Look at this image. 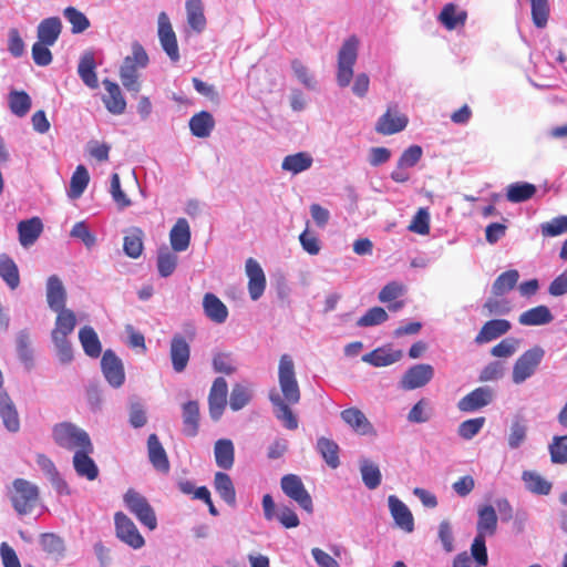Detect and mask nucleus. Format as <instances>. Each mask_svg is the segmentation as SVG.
<instances>
[{"instance_id":"62","label":"nucleus","mask_w":567,"mask_h":567,"mask_svg":"<svg viewBox=\"0 0 567 567\" xmlns=\"http://www.w3.org/2000/svg\"><path fill=\"white\" fill-rule=\"evenodd\" d=\"M505 364L502 361H492L486 364L480 373L481 382L496 381L503 378Z\"/></svg>"},{"instance_id":"3","label":"nucleus","mask_w":567,"mask_h":567,"mask_svg":"<svg viewBox=\"0 0 567 567\" xmlns=\"http://www.w3.org/2000/svg\"><path fill=\"white\" fill-rule=\"evenodd\" d=\"M10 499L18 514H29L38 504L39 489L29 481L24 478H17L12 483Z\"/></svg>"},{"instance_id":"59","label":"nucleus","mask_w":567,"mask_h":567,"mask_svg":"<svg viewBox=\"0 0 567 567\" xmlns=\"http://www.w3.org/2000/svg\"><path fill=\"white\" fill-rule=\"evenodd\" d=\"M409 230L419 235H427L430 233V215L426 208H420L414 215Z\"/></svg>"},{"instance_id":"53","label":"nucleus","mask_w":567,"mask_h":567,"mask_svg":"<svg viewBox=\"0 0 567 567\" xmlns=\"http://www.w3.org/2000/svg\"><path fill=\"white\" fill-rule=\"evenodd\" d=\"M89 181L87 169L83 165H79L71 177L69 196L71 198L80 197L85 190Z\"/></svg>"},{"instance_id":"51","label":"nucleus","mask_w":567,"mask_h":567,"mask_svg":"<svg viewBox=\"0 0 567 567\" xmlns=\"http://www.w3.org/2000/svg\"><path fill=\"white\" fill-rule=\"evenodd\" d=\"M178 257L175 252L171 251L167 247L158 249L157 255V269L162 277L171 276L177 266Z\"/></svg>"},{"instance_id":"40","label":"nucleus","mask_w":567,"mask_h":567,"mask_svg":"<svg viewBox=\"0 0 567 567\" xmlns=\"http://www.w3.org/2000/svg\"><path fill=\"white\" fill-rule=\"evenodd\" d=\"M0 277L12 290L17 289L20 285L18 266L7 254L0 255Z\"/></svg>"},{"instance_id":"9","label":"nucleus","mask_w":567,"mask_h":567,"mask_svg":"<svg viewBox=\"0 0 567 567\" xmlns=\"http://www.w3.org/2000/svg\"><path fill=\"white\" fill-rule=\"evenodd\" d=\"M115 532L120 540L134 549L144 546L145 540L138 532L134 522L124 513L117 512L114 515Z\"/></svg>"},{"instance_id":"45","label":"nucleus","mask_w":567,"mask_h":567,"mask_svg":"<svg viewBox=\"0 0 567 567\" xmlns=\"http://www.w3.org/2000/svg\"><path fill=\"white\" fill-rule=\"evenodd\" d=\"M79 339L84 352L91 358H99L102 352L101 342L94 329L85 326L79 331Z\"/></svg>"},{"instance_id":"44","label":"nucleus","mask_w":567,"mask_h":567,"mask_svg":"<svg viewBox=\"0 0 567 567\" xmlns=\"http://www.w3.org/2000/svg\"><path fill=\"white\" fill-rule=\"evenodd\" d=\"M186 13L189 27L197 33L202 32L206 27L202 0H186Z\"/></svg>"},{"instance_id":"31","label":"nucleus","mask_w":567,"mask_h":567,"mask_svg":"<svg viewBox=\"0 0 567 567\" xmlns=\"http://www.w3.org/2000/svg\"><path fill=\"white\" fill-rule=\"evenodd\" d=\"M497 529V515L492 505H485L478 511L476 530L478 536H493Z\"/></svg>"},{"instance_id":"64","label":"nucleus","mask_w":567,"mask_h":567,"mask_svg":"<svg viewBox=\"0 0 567 567\" xmlns=\"http://www.w3.org/2000/svg\"><path fill=\"white\" fill-rule=\"evenodd\" d=\"M250 401V393L249 391L240 385L236 384L234 385L231 393H230V401L229 405L234 411H238L243 409L245 405H247Z\"/></svg>"},{"instance_id":"50","label":"nucleus","mask_w":567,"mask_h":567,"mask_svg":"<svg viewBox=\"0 0 567 567\" xmlns=\"http://www.w3.org/2000/svg\"><path fill=\"white\" fill-rule=\"evenodd\" d=\"M143 230L133 228L124 237L123 249L124 252L131 258H137L143 251Z\"/></svg>"},{"instance_id":"13","label":"nucleus","mask_w":567,"mask_h":567,"mask_svg":"<svg viewBox=\"0 0 567 567\" xmlns=\"http://www.w3.org/2000/svg\"><path fill=\"white\" fill-rule=\"evenodd\" d=\"M228 385L224 378H217L208 395L209 414L215 421L219 420L227 404Z\"/></svg>"},{"instance_id":"48","label":"nucleus","mask_w":567,"mask_h":567,"mask_svg":"<svg viewBox=\"0 0 567 567\" xmlns=\"http://www.w3.org/2000/svg\"><path fill=\"white\" fill-rule=\"evenodd\" d=\"M536 186L530 183H513L508 185L506 198L511 203H522L536 194Z\"/></svg>"},{"instance_id":"1","label":"nucleus","mask_w":567,"mask_h":567,"mask_svg":"<svg viewBox=\"0 0 567 567\" xmlns=\"http://www.w3.org/2000/svg\"><path fill=\"white\" fill-rule=\"evenodd\" d=\"M148 55L138 42L132 43V55H127L120 69V79L123 86L137 94L141 90L138 69H144L148 64Z\"/></svg>"},{"instance_id":"35","label":"nucleus","mask_w":567,"mask_h":567,"mask_svg":"<svg viewBox=\"0 0 567 567\" xmlns=\"http://www.w3.org/2000/svg\"><path fill=\"white\" fill-rule=\"evenodd\" d=\"M95 59L92 52H86L80 60L78 66V73L83 83L90 89H96L99 86L97 75L95 72Z\"/></svg>"},{"instance_id":"7","label":"nucleus","mask_w":567,"mask_h":567,"mask_svg":"<svg viewBox=\"0 0 567 567\" xmlns=\"http://www.w3.org/2000/svg\"><path fill=\"white\" fill-rule=\"evenodd\" d=\"M280 486L287 497L296 502L308 514H312V498L298 475H284L280 480Z\"/></svg>"},{"instance_id":"15","label":"nucleus","mask_w":567,"mask_h":567,"mask_svg":"<svg viewBox=\"0 0 567 567\" xmlns=\"http://www.w3.org/2000/svg\"><path fill=\"white\" fill-rule=\"evenodd\" d=\"M246 275L248 277V291L252 300L259 299L266 288V276L259 265L254 258H248L245 265Z\"/></svg>"},{"instance_id":"6","label":"nucleus","mask_w":567,"mask_h":567,"mask_svg":"<svg viewBox=\"0 0 567 567\" xmlns=\"http://www.w3.org/2000/svg\"><path fill=\"white\" fill-rule=\"evenodd\" d=\"M544 357L545 350L540 346H535L523 352L513 365V382L515 384H520L534 375Z\"/></svg>"},{"instance_id":"21","label":"nucleus","mask_w":567,"mask_h":567,"mask_svg":"<svg viewBox=\"0 0 567 567\" xmlns=\"http://www.w3.org/2000/svg\"><path fill=\"white\" fill-rule=\"evenodd\" d=\"M512 329V324L506 319H492L486 321L475 337L477 344H483L506 334Z\"/></svg>"},{"instance_id":"39","label":"nucleus","mask_w":567,"mask_h":567,"mask_svg":"<svg viewBox=\"0 0 567 567\" xmlns=\"http://www.w3.org/2000/svg\"><path fill=\"white\" fill-rule=\"evenodd\" d=\"M215 126L213 115L207 111H202L192 116L189 120V128L196 137H208Z\"/></svg>"},{"instance_id":"17","label":"nucleus","mask_w":567,"mask_h":567,"mask_svg":"<svg viewBox=\"0 0 567 567\" xmlns=\"http://www.w3.org/2000/svg\"><path fill=\"white\" fill-rule=\"evenodd\" d=\"M434 375V369L430 364H416L411 367L402 378V386L406 390L422 388L427 384Z\"/></svg>"},{"instance_id":"33","label":"nucleus","mask_w":567,"mask_h":567,"mask_svg":"<svg viewBox=\"0 0 567 567\" xmlns=\"http://www.w3.org/2000/svg\"><path fill=\"white\" fill-rule=\"evenodd\" d=\"M467 19L465 10H458L454 3H446L439 14V21L447 29L454 30L457 27H463Z\"/></svg>"},{"instance_id":"28","label":"nucleus","mask_w":567,"mask_h":567,"mask_svg":"<svg viewBox=\"0 0 567 567\" xmlns=\"http://www.w3.org/2000/svg\"><path fill=\"white\" fill-rule=\"evenodd\" d=\"M199 430V404L188 401L183 405V433L188 437L197 435Z\"/></svg>"},{"instance_id":"43","label":"nucleus","mask_w":567,"mask_h":567,"mask_svg":"<svg viewBox=\"0 0 567 567\" xmlns=\"http://www.w3.org/2000/svg\"><path fill=\"white\" fill-rule=\"evenodd\" d=\"M312 163L313 158L309 153L299 152L287 155L281 163V168L296 175L309 169Z\"/></svg>"},{"instance_id":"54","label":"nucleus","mask_w":567,"mask_h":567,"mask_svg":"<svg viewBox=\"0 0 567 567\" xmlns=\"http://www.w3.org/2000/svg\"><path fill=\"white\" fill-rule=\"evenodd\" d=\"M63 16L71 23V31L74 34L82 33L90 27V20L86 16L74 7L65 8Z\"/></svg>"},{"instance_id":"32","label":"nucleus","mask_w":567,"mask_h":567,"mask_svg":"<svg viewBox=\"0 0 567 567\" xmlns=\"http://www.w3.org/2000/svg\"><path fill=\"white\" fill-rule=\"evenodd\" d=\"M215 461L218 467L230 470L235 463V447L229 439H220L214 446Z\"/></svg>"},{"instance_id":"37","label":"nucleus","mask_w":567,"mask_h":567,"mask_svg":"<svg viewBox=\"0 0 567 567\" xmlns=\"http://www.w3.org/2000/svg\"><path fill=\"white\" fill-rule=\"evenodd\" d=\"M316 447L329 467L337 468L340 465V447L333 440L321 436L317 440Z\"/></svg>"},{"instance_id":"29","label":"nucleus","mask_w":567,"mask_h":567,"mask_svg":"<svg viewBox=\"0 0 567 567\" xmlns=\"http://www.w3.org/2000/svg\"><path fill=\"white\" fill-rule=\"evenodd\" d=\"M169 240L174 251H184L190 243V229L185 218H179L169 233Z\"/></svg>"},{"instance_id":"46","label":"nucleus","mask_w":567,"mask_h":567,"mask_svg":"<svg viewBox=\"0 0 567 567\" xmlns=\"http://www.w3.org/2000/svg\"><path fill=\"white\" fill-rule=\"evenodd\" d=\"M526 488L537 495H548L551 491V483L533 471H525L522 475Z\"/></svg>"},{"instance_id":"42","label":"nucleus","mask_w":567,"mask_h":567,"mask_svg":"<svg viewBox=\"0 0 567 567\" xmlns=\"http://www.w3.org/2000/svg\"><path fill=\"white\" fill-rule=\"evenodd\" d=\"M553 320V315L548 307L537 306L524 311L518 321L523 326H542L547 324Z\"/></svg>"},{"instance_id":"38","label":"nucleus","mask_w":567,"mask_h":567,"mask_svg":"<svg viewBox=\"0 0 567 567\" xmlns=\"http://www.w3.org/2000/svg\"><path fill=\"white\" fill-rule=\"evenodd\" d=\"M55 327L51 332V338H65L71 334L76 324V318L72 310L65 309L56 311Z\"/></svg>"},{"instance_id":"22","label":"nucleus","mask_w":567,"mask_h":567,"mask_svg":"<svg viewBox=\"0 0 567 567\" xmlns=\"http://www.w3.org/2000/svg\"><path fill=\"white\" fill-rule=\"evenodd\" d=\"M389 507L395 524L406 533L414 529V519L408 506L396 496H389Z\"/></svg>"},{"instance_id":"52","label":"nucleus","mask_w":567,"mask_h":567,"mask_svg":"<svg viewBox=\"0 0 567 567\" xmlns=\"http://www.w3.org/2000/svg\"><path fill=\"white\" fill-rule=\"evenodd\" d=\"M360 472L364 485L369 489H375L381 484V472L377 464L369 460L361 461Z\"/></svg>"},{"instance_id":"55","label":"nucleus","mask_w":567,"mask_h":567,"mask_svg":"<svg viewBox=\"0 0 567 567\" xmlns=\"http://www.w3.org/2000/svg\"><path fill=\"white\" fill-rule=\"evenodd\" d=\"M544 238L556 237L567 233V215L557 216L549 221L540 224Z\"/></svg>"},{"instance_id":"47","label":"nucleus","mask_w":567,"mask_h":567,"mask_svg":"<svg viewBox=\"0 0 567 567\" xmlns=\"http://www.w3.org/2000/svg\"><path fill=\"white\" fill-rule=\"evenodd\" d=\"M519 278V274L515 269L501 274L492 286V295L503 297L505 293L514 289Z\"/></svg>"},{"instance_id":"14","label":"nucleus","mask_w":567,"mask_h":567,"mask_svg":"<svg viewBox=\"0 0 567 567\" xmlns=\"http://www.w3.org/2000/svg\"><path fill=\"white\" fill-rule=\"evenodd\" d=\"M409 118L396 112L395 106H389L386 112L377 122L375 131L382 135H392L403 131Z\"/></svg>"},{"instance_id":"41","label":"nucleus","mask_w":567,"mask_h":567,"mask_svg":"<svg viewBox=\"0 0 567 567\" xmlns=\"http://www.w3.org/2000/svg\"><path fill=\"white\" fill-rule=\"evenodd\" d=\"M341 419L355 432L368 434L372 430V425L365 415L357 408L346 409L341 412Z\"/></svg>"},{"instance_id":"58","label":"nucleus","mask_w":567,"mask_h":567,"mask_svg":"<svg viewBox=\"0 0 567 567\" xmlns=\"http://www.w3.org/2000/svg\"><path fill=\"white\" fill-rule=\"evenodd\" d=\"M533 22L538 28H544L549 16L547 0H530Z\"/></svg>"},{"instance_id":"8","label":"nucleus","mask_w":567,"mask_h":567,"mask_svg":"<svg viewBox=\"0 0 567 567\" xmlns=\"http://www.w3.org/2000/svg\"><path fill=\"white\" fill-rule=\"evenodd\" d=\"M124 502L131 513L151 530L157 526L154 509L147 499L134 489H128L124 495Z\"/></svg>"},{"instance_id":"23","label":"nucleus","mask_w":567,"mask_h":567,"mask_svg":"<svg viewBox=\"0 0 567 567\" xmlns=\"http://www.w3.org/2000/svg\"><path fill=\"white\" fill-rule=\"evenodd\" d=\"M203 309L206 317L215 323L221 324L228 318V309L226 305L212 292L204 295Z\"/></svg>"},{"instance_id":"60","label":"nucleus","mask_w":567,"mask_h":567,"mask_svg":"<svg viewBox=\"0 0 567 567\" xmlns=\"http://www.w3.org/2000/svg\"><path fill=\"white\" fill-rule=\"evenodd\" d=\"M484 424V416L466 420L460 424L458 435L465 440H471L482 430Z\"/></svg>"},{"instance_id":"57","label":"nucleus","mask_w":567,"mask_h":567,"mask_svg":"<svg viewBox=\"0 0 567 567\" xmlns=\"http://www.w3.org/2000/svg\"><path fill=\"white\" fill-rule=\"evenodd\" d=\"M488 316L507 315L512 310L511 302L504 297H489L483 305Z\"/></svg>"},{"instance_id":"56","label":"nucleus","mask_w":567,"mask_h":567,"mask_svg":"<svg viewBox=\"0 0 567 567\" xmlns=\"http://www.w3.org/2000/svg\"><path fill=\"white\" fill-rule=\"evenodd\" d=\"M388 318L389 315L382 307H372L358 319L357 326L373 327L385 322Z\"/></svg>"},{"instance_id":"61","label":"nucleus","mask_w":567,"mask_h":567,"mask_svg":"<svg viewBox=\"0 0 567 567\" xmlns=\"http://www.w3.org/2000/svg\"><path fill=\"white\" fill-rule=\"evenodd\" d=\"M486 537L476 535L471 545V555L474 558V563L478 566L484 567L488 564V556L486 549Z\"/></svg>"},{"instance_id":"20","label":"nucleus","mask_w":567,"mask_h":567,"mask_svg":"<svg viewBox=\"0 0 567 567\" xmlns=\"http://www.w3.org/2000/svg\"><path fill=\"white\" fill-rule=\"evenodd\" d=\"M106 94L103 96V103L106 110L115 115L123 114L126 110V101L117 83L111 80H103Z\"/></svg>"},{"instance_id":"16","label":"nucleus","mask_w":567,"mask_h":567,"mask_svg":"<svg viewBox=\"0 0 567 567\" xmlns=\"http://www.w3.org/2000/svg\"><path fill=\"white\" fill-rule=\"evenodd\" d=\"M492 399V389L488 386H480L463 396L458 401L457 408L462 412H474L488 405Z\"/></svg>"},{"instance_id":"19","label":"nucleus","mask_w":567,"mask_h":567,"mask_svg":"<svg viewBox=\"0 0 567 567\" xmlns=\"http://www.w3.org/2000/svg\"><path fill=\"white\" fill-rule=\"evenodd\" d=\"M147 454L151 464L156 471L163 474L169 472L171 463L167 453L159 442L158 436L154 433L147 439Z\"/></svg>"},{"instance_id":"27","label":"nucleus","mask_w":567,"mask_h":567,"mask_svg":"<svg viewBox=\"0 0 567 567\" xmlns=\"http://www.w3.org/2000/svg\"><path fill=\"white\" fill-rule=\"evenodd\" d=\"M65 289L56 276H51L47 285V301L54 311L65 310Z\"/></svg>"},{"instance_id":"2","label":"nucleus","mask_w":567,"mask_h":567,"mask_svg":"<svg viewBox=\"0 0 567 567\" xmlns=\"http://www.w3.org/2000/svg\"><path fill=\"white\" fill-rule=\"evenodd\" d=\"M54 443L68 451H80L92 444L89 434L71 422H61L52 427Z\"/></svg>"},{"instance_id":"18","label":"nucleus","mask_w":567,"mask_h":567,"mask_svg":"<svg viewBox=\"0 0 567 567\" xmlns=\"http://www.w3.org/2000/svg\"><path fill=\"white\" fill-rule=\"evenodd\" d=\"M169 355L173 369L178 373L183 372L190 357V347L184 336L177 333L172 338Z\"/></svg>"},{"instance_id":"49","label":"nucleus","mask_w":567,"mask_h":567,"mask_svg":"<svg viewBox=\"0 0 567 567\" xmlns=\"http://www.w3.org/2000/svg\"><path fill=\"white\" fill-rule=\"evenodd\" d=\"M9 107L14 115L23 117L31 109V97L25 91H11L9 93Z\"/></svg>"},{"instance_id":"11","label":"nucleus","mask_w":567,"mask_h":567,"mask_svg":"<svg viewBox=\"0 0 567 567\" xmlns=\"http://www.w3.org/2000/svg\"><path fill=\"white\" fill-rule=\"evenodd\" d=\"M93 451L94 446L93 444H90V447L85 446L84 449L76 451L73 455V467L75 473L87 481H94L99 476V467L91 457Z\"/></svg>"},{"instance_id":"26","label":"nucleus","mask_w":567,"mask_h":567,"mask_svg":"<svg viewBox=\"0 0 567 567\" xmlns=\"http://www.w3.org/2000/svg\"><path fill=\"white\" fill-rule=\"evenodd\" d=\"M62 31V23L58 17L43 19L38 25V39L48 45H53Z\"/></svg>"},{"instance_id":"25","label":"nucleus","mask_w":567,"mask_h":567,"mask_svg":"<svg viewBox=\"0 0 567 567\" xmlns=\"http://www.w3.org/2000/svg\"><path fill=\"white\" fill-rule=\"evenodd\" d=\"M0 416L4 426L11 431L17 432L20 427V420L14 403L6 391L0 389Z\"/></svg>"},{"instance_id":"4","label":"nucleus","mask_w":567,"mask_h":567,"mask_svg":"<svg viewBox=\"0 0 567 567\" xmlns=\"http://www.w3.org/2000/svg\"><path fill=\"white\" fill-rule=\"evenodd\" d=\"M359 39L355 35L348 38L338 53L337 82L341 87L350 84L353 78V66L358 58Z\"/></svg>"},{"instance_id":"24","label":"nucleus","mask_w":567,"mask_h":567,"mask_svg":"<svg viewBox=\"0 0 567 567\" xmlns=\"http://www.w3.org/2000/svg\"><path fill=\"white\" fill-rule=\"evenodd\" d=\"M43 229L39 217H32L18 224L19 240L23 247L33 245L40 237Z\"/></svg>"},{"instance_id":"36","label":"nucleus","mask_w":567,"mask_h":567,"mask_svg":"<svg viewBox=\"0 0 567 567\" xmlns=\"http://www.w3.org/2000/svg\"><path fill=\"white\" fill-rule=\"evenodd\" d=\"M214 488L229 506L236 505V489L228 474L224 472L215 473Z\"/></svg>"},{"instance_id":"12","label":"nucleus","mask_w":567,"mask_h":567,"mask_svg":"<svg viewBox=\"0 0 567 567\" xmlns=\"http://www.w3.org/2000/svg\"><path fill=\"white\" fill-rule=\"evenodd\" d=\"M102 371L107 382L120 388L125 380L124 368L120 358L112 350H106L101 360Z\"/></svg>"},{"instance_id":"10","label":"nucleus","mask_w":567,"mask_h":567,"mask_svg":"<svg viewBox=\"0 0 567 567\" xmlns=\"http://www.w3.org/2000/svg\"><path fill=\"white\" fill-rule=\"evenodd\" d=\"M158 38L163 50L169 59L177 62L179 60L177 39L165 12H161L158 16Z\"/></svg>"},{"instance_id":"5","label":"nucleus","mask_w":567,"mask_h":567,"mask_svg":"<svg viewBox=\"0 0 567 567\" xmlns=\"http://www.w3.org/2000/svg\"><path fill=\"white\" fill-rule=\"evenodd\" d=\"M279 385L285 402L297 404L300 401V389L296 379L295 364L290 355L282 354L278 369Z\"/></svg>"},{"instance_id":"34","label":"nucleus","mask_w":567,"mask_h":567,"mask_svg":"<svg viewBox=\"0 0 567 567\" xmlns=\"http://www.w3.org/2000/svg\"><path fill=\"white\" fill-rule=\"evenodd\" d=\"M269 399L276 408V417L282 422L286 429L296 430L298 427V420L289 408L290 403L285 402L278 393L270 394Z\"/></svg>"},{"instance_id":"63","label":"nucleus","mask_w":567,"mask_h":567,"mask_svg":"<svg viewBox=\"0 0 567 567\" xmlns=\"http://www.w3.org/2000/svg\"><path fill=\"white\" fill-rule=\"evenodd\" d=\"M517 346V339L506 338L491 349V354L496 358H509L516 352Z\"/></svg>"},{"instance_id":"30","label":"nucleus","mask_w":567,"mask_h":567,"mask_svg":"<svg viewBox=\"0 0 567 567\" xmlns=\"http://www.w3.org/2000/svg\"><path fill=\"white\" fill-rule=\"evenodd\" d=\"M402 358L401 350H391L388 348H377L362 357V361L373 367H386Z\"/></svg>"}]
</instances>
